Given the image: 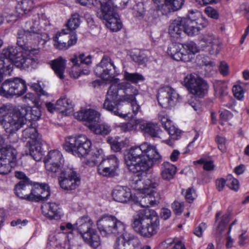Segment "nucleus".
I'll return each mask as SVG.
<instances>
[{
	"mask_svg": "<svg viewBox=\"0 0 249 249\" xmlns=\"http://www.w3.org/2000/svg\"><path fill=\"white\" fill-rule=\"evenodd\" d=\"M82 237L84 241L93 249H96L101 244L100 236L94 229L84 233Z\"/></svg>",
	"mask_w": 249,
	"mask_h": 249,
	"instance_id": "nucleus-32",
	"label": "nucleus"
},
{
	"mask_svg": "<svg viewBox=\"0 0 249 249\" xmlns=\"http://www.w3.org/2000/svg\"><path fill=\"white\" fill-rule=\"evenodd\" d=\"M158 120L161 124H170L171 123V120L169 116L164 112H160L158 115Z\"/></svg>",
	"mask_w": 249,
	"mask_h": 249,
	"instance_id": "nucleus-59",
	"label": "nucleus"
},
{
	"mask_svg": "<svg viewBox=\"0 0 249 249\" xmlns=\"http://www.w3.org/2000/svg\"><path fill=\"white\" fill-rule=\"evenodd\" d=\"M82 237L84 241L93 249H96L101 244L100 236L94 229L84 233Z\"/></svg>",
	"mask_w": 249,
	"mask_h": 249,
	"instance_id": "nucleus-33",
	"label": "nucleus"
},
{
	"mask_svg": "<svg viewBox=\"0 0 249 249\" xmlns=\"http://www.w3.org/2000/svg\"><path fill=\"white\" fill-rule=\"evenodd\" d=\"M91 145V141L85 135H80L69 137L64 144V148L75 156L84 157L89 153Z\"/></svg>",
	"mask_w": 249,
	"mask_h": 249,
	"instance_id": "nucleus-8",
	"label": "nucleus"
},
{
	"mask_svg": "<svg viewBox=\"0 0 249 249\" xmlns=\"http://www.w3.org/2000/svg\"><path fill=\"white\" fill-rule=\"evenodd\" d=\"M81 22L80 16L79 14L75 13L72 14L70 18L68 20L67 23V31H73L78 28Z\"/></svg>",
	"mask_w": 249,
	"mask_h": 249,
	"instance_id": "nucleus-42",
	"label": "nucleus"
},
{
	"mask_svg": "<svg viewBox=\"0 0 249 249\" xmlns=\"http://www.w3.org/2000/svg\"><path fill=\"white\" fill-rule=\"evenodd\" d=\"M23 136L27 140L26 146L29 149V154L36 161H39L42 157L41 136L37 128L30 125L22 132Z\"/></svg>",
	"mask_w": 249,
	"mask_h": 249,
	"instance_id": "nucleus-6",
	"label": "nucleus"
},
{
	"mask_svg": "<svg viewBox=\"0 0 249 249\" xmlns=\"http://www.w3.org/2000/svg\"><path fill=\"white\" fill-rule=\"evenodd\" d=\"M70 61L73 63L72 69L70 72L71 76L74 78H77L80 75V72L78 71H74L80 65L85 64L89 65L91 63V57L90 55L85 56L84 53H81L79 55L74 54L73 57L70 59Z\"/></svg>",
	"mask_w": 249,
	"mask_h": 249,
	"instance_id": "nucleus-24",
	"label": "nucleus"
},
{
	"mask_svg": "<svg viewBox=\"0 0 249 249\" xmlns=\"http://www.w3.org/2000/svg\"><path fill=\"white\" fill-rule=\"evenodd\" d=\"M97 226L101 234L104 236L121 234L124 231L125 226L115 216L104 214L97 221Z\"/></svg>",
	"mask_w": 249,
	"mask_h": 249,
	"instance_id": "nucleus-7",
	"label": "nucleus"
},
{
	"mask_svg": "<svg viewBox=\"0 0 249 249\" xmlns=\"http://www.w3.org/2000/svg\"><path fill=\"white\" fill-rule=\"evenodd\" d=\"M129 0H100L101 6L112 7L113 10L116 11V7L124 8L128 2Z\"/></svg>",
	"mask_w": 249,
	"mask_h": 249,
	"instance_id": "nucleus-38",
	"label": "nucleus"
},
{
	"mask_svg": "<svg viewBox=\"0 0 249 249\" xmlns=\"http://www.w3.org/2000/svg\"><path fill=\"white\" fill-rule=\"evenodd\" d=\"M14 107L12 104L3 105L0 107V123L1 124H25L26 119L19 111L13 113Z\"/></svg>",
	"mask_w": 249,
	"mask_h": 249,
	"instance_id": "nucleus-13",
	"label": "nucleus"
},
{
	"mask_svg": "<svg viewBox=\"0 0 249 249\" xmlns=\"http://www.w3.org/2000/svg\"><path fill=\"white\" fill-rule=\"evenodd\" d=\"M133 14L136 17H141L144 15L145 10L143 3L139 2L136 4L133 8Z\"/></svg>",
	"mask_w": 249,
	"mask_h": 249,
	"instance_id": "nucleus-52",
	"label": "nucleus"
},
{
	"mask_svg": "<svg viewBox=\"0 0 249 249\" xmlns=\"http://www.w3.org/2000/svg\"><path fill=\"white\" fill-rule=\"evenodd\" d=\"M107 142L110 144L111 149L116 152L120 151L125 146V142L123 141L118 142L116 139L110 138Z\"/></svg>",
	"mask_w": 249,
	"mask_h": 249,
	"instance_id": "nucleus-49",
	"label": "nucleus"
},
{
	"mask_svg": "<svg viewBox=\"0 0 249 249\" xmlns=\"http://www.w3.org/2000/svg\"><path fill=\"white\" fill-rule=\"evenodd\" d=\"M27 89L25 82L16 78L6 80L0 88V95L8 98L14 95L21 96Z\"/></svg>",
	"mask_w": 249,
	"mask_h": 249,
	"instance_id": "nucleus-11",
	"label": "nucleus"
},
{
	"mask_svg": "<svg viewBox=\"0 0 249 249\" xmlns=\"http://www.w3.org/2000/svg\"><path fill=\"white\" fill-rule=\"evenodd\" d=\"M196 197L195 190L193 188H189L186 192L185 198L189 203H191Z\"/></svg>",
	"mask_w": 249,
	"mask_h": 249,
	"instance_id": "nucleus-55",
	"label": "nucleus"
},
{
	"mask_svg": "<svg viewBox=\"0 0 249 249\" xmlns=\"http://www.w3.org/2000/svg\"><path fill=\"white\" fill-rule=\"evenodd\" d=\"M194 13L191 12L188 18H183V32L189 36H193L199 33L200 28L197 27L196 18L194 16Z\"/></svg>",
	"mask_w": 249,
	"mask_h": 249,
	"instance_id": "nucleus-25",
	"label": "nucleus"
},
{
	"mask_svg": "<svg viewBox=\"0 0 249 249\" xmlns=\"http://www.w3.org/2000/svg\"><path fill=\"white\" fill-rule=\"evenodd\" d=\"M93 222L88 215H84L80 217L75 223L77 231L83 237L84 233L89 232L92 228Z\"/></svg>",
	"mask_w": 249,
	"mask_h": 249,
	"instance_id": "nucleus-28",
	"label": "nucleus"
},
{
	"mask_svg": "<svg viewBox=\"0 0 249 249\" xmlns=\"http://www.w3.org/2000/svg\"><path fill=\"white\" fill-rule=\"evenodd\" d=\"M17 151L10 146L3 147L0 153V174L9 173L16 164Z\"/></svg>",
	"mask_w": 249,
	"mask_h": 249,
	"instance_id": "nucleus-15",
	"label": "nucleus"
},
{
	"mask_svg": "<svg viewBox=\"0 0 249 249\" xmlns=\"http://www.w3.org/2000/svg\"><path fill=\"white\" fill-rule=\"evenodd\" d=\"M199 52L196 44L190 42L184 44L173 43L168 47L167 53L176 61H190L192 56Z\"/></svg>",
	"mask_w": 249,
	"mask_h": 249,
	"instance_id": "nucleus-5",
	"label": "nucleus"
},
{
	"mask_svg": "<svg viewBox=\"0 0 249 249\" xmlns=\"http://www.w3.org/2000/svg\"><path fill=\"white\" fill-rule=\"evenodd\" d=\"M22 125H4L3 128L6 133L13 134L21 127Z\"/></svg>",
	"mask_w": 249,
	"mask_h": 249,
	"instance_id": "nucleus-61",
	"label": "nucleus"
},
{
	"mask_svg": "<svg viewBox=\"0 0 249 249\" xmlns=\"http://www.w3.org/2000/svg\"><path fill=\"white\" fill-rule=\"evenodd\" d=\"M44 186L45 187L44 189H43L42 193L40 196H39V201L46 199L50 195V192L48 185L46 184H44Z\"/></svg>",
	"mask_w": 249,
	"mask_h": 249,
	"instance_id": "nucleus-64",
	"label": "nucleus"
},
{
	"mask_svg": "<svg viewBox=\"0 0 249 249\" xmlns=\"http://www.w3.org/2000/svg\"><path fill=\"white\" fill-rule=\"evenodd\" d=\"M161 156L154 145L144 142L138 146H132L125 159L128 170L134 173L146 172L151 168L154 161Z\"/></svg>",
	"mask_w": 249,
	"mask_h": 249,
	"instance_id": "nucleus-2",
	"label": "nucleus"
},
{
	"mask_svg": "<svg viewBox=\"0 0 249 249\" xmlns=\"http://www.w3.org/2000/svg\"><path fill=\"white\" fill-rule=\"evenodd\" d=\"M176 172V166L169 162H163L161 164L160 175L163 180L169 181L173 179Z\"/></svg>",
	"mask_w": 249,
	"mask_h": 249,
	"instance_id": "nucleus-29",
	"label": "nucleus"
},
{
	"mask_svg": "<svg viewBox=\"0 0 249 249\" xmlns=\"http://www.w3.org/2000/svg\"><path fill=\"white\" fill-rule=\"evenodd\" d=\"M120 89L119 84H112L110 85L104 104V108L107 110L113 112L115 115H119L121 117L125 118L128 116L129 113L125 111L124 113H120L118 111L119 106L121 98L119 95L118 92Z\"/></svg>",
	"mask_w": 249,
	"mask_h": 249,
	"instance_id": "nucleus-10",
	"label": "nucleus"
},
{
	"mask_svg": "<svg viewBox=\"0 0 249 249\" xmlns=\"http://www.w3.org/2000/svg\"><path fill=\"white\" fill-rule=\"evenodd\" d=\"M30 183V182H18L14 188L15 193L17 196L21 199L30 201L31 191Z\"/></svg>",
	"mask_w": 249,
	"mask_h": 249,
	"instance_id": "nucleus-30",
	"label": "nucleus"
},
{
	"mask_svg": "<svg viewBox=\"0 0 249 249\" xmlns=\"http://www.w3.org/2000/svg\"><path fill=\"white\" fill-rule=\"evenodd\" d=\"M90 131L96 135H106L111 131L109 125H88Z\"/></svg>",
	"mask_w": 249,
	"mask_h": 249,
	"instance_id": "nucleus-47",
	"label": "nucleus"
},
{
	"mask_svg": "<svg viewBox=\"0 0 249 249\" xmlns=\"http://www.w3.org/2000/svg\"><path fill=\"white\" fill-rule=\"evenodd\" d=\"M12 71V64L8 61L5 63L0 59V83L3 79V75H10Z\"/></svg>",
	"mask_w": 249,
	"mask_h": 249,
	"instance_id": "nucleus-48",
	"label": "nucleus"
},
{
	"mask_svg": "<svg viewBox=\"0 0 249 249\" xmlns=\"http://www.w3.org/2000/svg\"><path fill=\"white\" fill-rule=\"evenodd\" d=\"M183 32V18L178 17L174 20L169 26L168 32L173 38H178Z\"/></svg>",
	"mask_w": 249,
	"mask_h": 249,
	"instance_id": "nucleus-31",
	"label": "nucleus"
},
{
	"mask_svg": "<svg viewBox=\"0 0 249 249\" xmlns=\"http://www.w3.org/2000/svg\"><path fill=\"white\" fill-rule=\"evenodd\" d=\"M15 176L16 178L20 180L19 182H22L24 183L30 182L29 178L23 172L16 171L15 172Z\"/></svg>",
	"mask_w": 249,
	"mask_h": 249,
	"instance_id": "nucleus-60",
	"label": "nucleus"
},
{
	"mask_svg": "<svg viewBox=\"0 0 249 249\" xmlns=\"http://www.w3.org/2000/svg\"><path fill=\"white\" fill-rule=\"evenodd\" d=\"M138 125H118L121 131L124 132H135Z\"/></svg>",
	"mask_w": 249,
	"mask_h": 249,
	"instance_id": "nucleus-63",
	"label": "nucleus"
},
{
	"mask_svg": "<svg viewBox=\"0 0 249 249\" xmlns=\"http://www.w3.org/2000/svg\"><path fill=\"white\" fill-rule=\"evenodd\" d=\"M69 32L67 29H63L60 33H57L55 37L56 39H59V41H66L67 42H70V39H71V35H69Z\"/></svg>",
	"mask_w": 249,
	"mask_h": 249,
	"instance_id": "nucleus-51",
	"label": "nucleus"
},
{
	"mask_svg": "<svg viewBox=\"0 0 249 249\" xmlns=\"http://www.w3.org/2000/svg\"><path fill=\"white\" fill-rule=\"evenodd\" d=\"M94 72L98 77L106 81H111L119 74V71L110 57L104 55L100 63L94 69Z\"/></svg>",
	"mask_w": 249,
	"mask_h": 249,
	"instance_id": "nucleus-12",
	"label": "nucleus"
},
{
	"mask_svg": "<svg viewBox=\"0 0 249 249\" xmlns=\"http://www.w3.org/2000/svg\"><path fill=\"white\" fill-rule=\"evenodd\" d=\"M24 27L25 29H20L18 32L17 44L24 51L25 54L27 55L37 56L39 53V50L33 49L30 45V40L32 39V37L40 33L38 18L36 17L31 20L26 21Z\"/></svg>",
	"mask_w": 249,
	"mask_h": 249,
	"instance_id": "nucleus-3",
	"label": "nucleus"
},
{
	"mask_svg": "<svg viewBox=\"0 0 249 249\" xmlns=\"http://www.w3.org/2000/svg\"><path fill=\"white\" fill-rule=\"evenodd\" d=\"M172 208L175 214L179 215L182 212L184 208V204L183 203L175 201L172 204Z\"/></svg>",
	"mask_w": 249,
	"mask_h": 249,
	"instance_id": "nucleus-56",
	"label": "nucleus"
},
{
	"mask_svg": "<svg viewBox=\"0 0 249 249\" xmlns=\"http://www.w3.org/2000/svg\"><path fill=\"white\" fill-rule=\"evenodd\" d=\"M199 46L203 50L208 51L211 54H217L219 51V42L213 35H204L199 41Z\"/></svg>",
	"mask_w": 249,
	"mask_h": 249,
	"instance_id": "nucleus-21",
	"label": "nucleus"
},
{
	"mask_svg": "<svg viewBox=\"0 0 249 249\" xmlns=\"http://www.w3.org/2000/svg\"><path fill=\"white\" fill-rule=\"evenodd\" d=\"M70 42H67L66 41H59V39H56V37L53 38L54 46L57 49L59 50L67 49L69 47L74 45L77 42L76 35L73 33L71 35V39H70Z\"/></svg>",
	"mask_w": 249,
	"mask_h": 249,
	"instance_id": "nucleus-41",
	"label": "nucleus"
},
{
	"mask_svg": "<svg viewBox=\"0 0 249 249\" xmlns=\"http://www.w3.org/2000/svg\"><path fill=\"white\" fill-rule=\"evenodd\" d=\"M205 13L209 17L217 19L218 18V14L216 10L212 7H207L204 10Z\"/></svg>",
	"mask_w": 249,
	"mask_h": 249,
	"instance_id": "nucleus-58",
	"label": "nucleus"
},
{
	"mask_svg": "<svg viewBox=\"0 0 249 249\" xmlns=\"http://www.w3.org/2000/svg\"><path fill=\"white\" fill-rule=\"evenodd\" d=\"M139 128L144 134L152 137H159L162 132L159 125H140Z\"/></svg>",
	"mask_w": 249,
	"mask_h": 249,
	"instance_id": "nucleus-39",
	"label": "nucleus"
},
{
	"mask_svg": "<svg viewBox=\"0 0 249 249\" xmlns=\"http://www.w3.org/2000/svg\"><path fill=\"white\" fill-rule=\"evenodd\" d=\"M119 85L120 89L124 90V101L131 102L135 99V96L138 93V91L135 87L126 83H121Z\"/></svg>",
	"mask_w": 249,
	"mask_h": 249,
	"instance_id": "nucleus-34",
	"label": "nucleus"
},
{
	"mask_svg": "<svg viewBox=\"0 0 249 249\" xmlns=\"http://www.w3.org/2000/svg\"><path fill=\"white\" fill-rule=\"evenodd\" d=\"M168 133L170 138L173 140H177L181 138L183 131L175 125H162Z\"/></svg>",
	"mask_w": 249,
	"mask_h": 249,
	"instance_id": "nucleus-44",
	"label": "nucleus"
},
{
	"mask_svg": "<svg viewBox=\"0 0 249 249\" xmlns=\"http://www.w3.org/2000/svg\"><path fill=\"white\" fill-rule=\"evenodd\" d=\"M215 94L221 98L228 95V87L225 82L216 81L214 83Z\"/></svg>",
	"mask_w": 249,
	"mask_h": 249,
	"instance_id": "nucleus-43",
	"label": "nucleus"
},
{
	"mask_svg": "<svg viewBox=\"0 0 249 249\" xmlns=\"http://www.w3.org/2000/svg\"><path fill=\"white\" fill-rule=\"evenodd\" d=\"M219 70L220 73L223 76H227L228 75L229 71L228 64L225 61H222L220 63Z\"/></svg>",
	"mask_w": 249,
	"mask_h": 249,
	"instance_id": "nucleus-62",
	"label": "nucleus"
},
{
	"mask_svg": "<svg viewBox=\"0 0 249 249\" xmlns=\"http://www.w3.org/2000/svg\"><path fill=\"white\" fill-rule=\"evenodd\" d=\"M58 175L59 185L64 190H74L80 183V179L73 169H64Z\"/></svg>",
	"mask_w": 249,
	"mask_h": 249,
	"instance_id": "nucleus-18",
	"label": "nucleus"
},
{
	"mask_svg": "<svg viewBox=\"0 0 249 249\" xmlns=\"http://www.w3.org/2000/svg\"><path fill=\"white\" fill-rule=\"evenodd\" d=\"M132 57L133 60L139 65L143 64L148 60L147 56L143 53H139L138 54H134Z\"/></svg>",
	"mask_w": 249,
	"mask_h": 249,
	"instance_id": "nucleus-53",
	"label": "nucleus"
},
{
	"mask_svg": "<svg viewBox=\"0 0 249 249\" xmlns=\"http://www.w3.org/2000/svg\"><path fill=\"white\" fill-rule=\"evenodd\" d=\"M185 87L193 95L203 98L208 92L209 86L203 79L192 75H187L184 80Z\"/></svg>",
	"mask_w": 249,
	"mask_h": 249,
	"instance_id": "nucleus-14",
	"label": "nucleus"
},
{
	"mask_svg": "<svg viewBox=\"0 0 249 249\" xmlns=\"http://www.w3.org/2000/svg\"><path fill=\"white\" fill-rule=\"evenodd\" d=\"M232 92L234 96L238 99H241L244 97V91L239 85H234L232 88Z\"/></svg>",
	"mask_w": 249,
	"mask_h": 249,
	"instance_id": "nucleus-57",
	"label": "nucleus"
},
{
	"mask_svg": "<svg viewBox=\"0 0 249 249\" xmlns=\"http://www.w3.org/2000/svg\"><path fill=\"white\" fill-rule=\"evenodd\" d=\"M141 174L134 175L130 180V185L132 189L138 190L140 193L148 192L149 189H156L160 183V178L156 176L149 178H143Z\"/></svg>",
	"mask_w": 249,
	"mask_h": 249,
	"instance_id": "nucleus-16",
	"label": "nucleus"
},
{
	"mask_svg": "<svg viewBox=\"0 0 249 249\" xmlns=\"http://www.w3.org/2000/svg\"><path fill=\"white\" fill-rule=\"evenodd\" d=\"M227 181V185L230 189L234 191L238 190L239 189V182L237 179L232 178L231 176H229Z\"/></svg>",
	"mask_w": 249,
	"mask_h": 249,
	"instance_id": "nucleus-54",
	"label": "nucleus"
},
{
	"mask_svg": "<svg viewBox=\"0 0 249 249\" xmlns=\"http://www.w3.org/2000/svg\"><path fill=\"white\" fill-rule=\"evenodd\" d=\"M52 68L55 73L60 79L64 78V72L66 67L65 60L59 57L52 62Z\"/></svg>",
	"mask_w": 249,
	"mask_h": 249,
	"instance_id": "nucleus-37",
	"label": "nucleus"
},
{
	"mask_svg": "<svg viewBox=\"0 0 249 249\" xmlns=\"http://www.w3.org/2000/svg\"><path fill=\"white\" fill-rule=\"evenodd\" d=\"M54 109L68 115L72 112L73 105L69 99L66 97L60 98L57 101Z\"/></svg>",
	"mask_w": 249,
	"mask_h": 249,
	"instance_id": "nucleus-35",
	"label": "nucleus"
},
{
	"mask_svg": "<svg viewBox=\"0 0 249 249\" xmlns=\"http://www.w3.org/2000/svg\"><path fill=\"white\" fill-rule=\"evenodd\" d=\"M76 119L89 123H100L101 114L92 109H81L74 114Z\"/></svg>",
	"mask_w": 249,
	"mask_h": 249,
	"instance_id": "nucleus-22",
	"label": "nucleus"
},
{
	"mask_svg": "<svg viewBox=\"0 0 249 249\" xmlns=\"http://www.w3.org/2000/svg\"><path fill=\"white\" fill-rule=\"evenodd\" d=\"M119 161L115 155H110L103 160L98 165V173L105 177H113L116 175V171L118 167Z\"/></svg>",
	"mask_w": 249,
	"mask_h": 249,
	"instance_id": "nucleus-20",
	"label": "nucleus"
},
{
	"mask_svg": "<svg viewBox=\"0 0 249 249\" xmlns=\"http://www.w3.org/2000/svg\"><path fill=\"white\" fill-rule=\"evenodd\" d=\"M155 3L161 4L163 14L179 9L183 4V0H153Z\"/></svg>",
	"mask_w": 249,
	"mask_h": 249,
	"instance_id": "nucleus-26",
	"label": "nucleus"
},
{
	"mask_svg": "<svg viewBox=\"0 0 249 249\" xmlns=\"http://www.w3.org/2000/svg\"><path fill=\"white\" fill-rule=\"evenodd\" d=\"M34 7L33 0H22L19 4V8L25 13L31 11Z\"/></svg>",
	"mask_w": 249,
	"mask_h": 249,
	"instance_id": "nucleus-50",
	"label": "nucleus"
},
{
	"mask_svg": "<svg viewBox=\"0 0 249 249\" xmlns=\"http://www.w3.org/2000/svg\"><path fill=\"white\" fill-rule=\"evenodd\" d=\"M159 104L163 108H167L175 104V100L178 101L179 95L170 87L160 88L158 93Z\"/></svg>",
	"mask_w": 249,
	"mask_h": 249,
	"instance_id": "nucleus-19",
	"label": "nucleus"
},
{
	"mask_svg": "<svg viewBox=\"0 0 249 249\" xmlns=\"http://www.w3.org/2000/svg\"><path fill=\"white\" fill-rule=\"evenodd\" d=\"M0 59L5 63L8 61L12 64V68L14 64L19 68H35L38 63L37 56L27 55L20 47H11L3 49L0 53Z\"/></svg>",
	"mask_w": 249,
	"mask_h": 249,
	"instance_id": "nucleus-4",
	"label": "nucleus"
},
{
	"mask_svg": "<svg viewBox=\"0 0 249 249\" xmlns=\"http://www.w3.org/2000/svg\"><path fill=\"white\" fill-rule=\"evenodd\" d=\"M123 75L125 80L133 84H136L144 80V77L141 74L137 72L129 73L124 71Z\"/></svg>",
	"mask_w": 249,
	"mask_h": 249,
	"instance_id": "nucleus-46",
	"label": "nucleus"
},
{
	"mask_svg": "<svg viewBox=\"0 0 249 249\" xmlns=\"http://www.w3.org/2000/svg\"><path fill=\"white\" fill-rule=\"evenodd\" d=\"M44 161L46 171L53 177H56L64 169L63 156L57 150L49 151L45 157Z\"/></svg>",
	"mask_w": 249,
	"mask_h": 249,
	"instance_id": "nucleus-9",
	"label": "nucleus"
},
{
	"mask_svg": "<svg viewBox=\"0 0 249 249\" xmlns=\"http://www.w3.org/2000/svg\"><path fill=\"white\" fill-rule=\"evenodd\" d=\"M42 213L50 219L59 220L63 214L58 204L55 203H48L41 206Z\"/></svg>",
	"mask_w": 249,
	"mask_h": 249,
	"instance_id": "nucleus-23",
	"label": "nucleus"
},
{
	"mask_svg": "<svg viewBox=\"0 0 249 249\" xmlns=\"http://www.w3.org/2000/svg\"><path fill=\"white\" fill-rule=\"evenodd\" d=\"M221 213L220 212H218L216 213L215 219L216 221H218V225L217 226L216 234L218 236H220L222 232L226 229L229 221H230V214L229 213H226L223 214L219 219H218V217L220 215H221Z\"/></svg>",
	"mask_w": 249,
	"mask_h": 249,
	"instance_id": "nucleus-36",
	"label": "nucleus"
},
{
	"mask_svg": "<svg viewBox=\"0 0 249 249\" xmlns=\"http://www.w3.org/2000/svg\"><path fill=\"white\" fill-rule=\"evenodd\" d=\"M97 16L106 21V26L112 31H117L121 29L122 23L119 18V15L112 7H100L97 12Z\"/></svg>",
	"mask_w": 249,
	"mask_h": 249,
	"instance_id": "nucleus-17",
	"label": "nucleus"
},
{
	"mask_svg": "<svg viewBox=\"0 0 249 249\" xmlns=\"http://www.w3.org/2000/svg\"><path fill=\"white\" fill-rule=\"evenodd\" d=\"M138 203L146 209L137 211L132 216L131 227L141 236L151 238L158 232L159 220L156 212L148 207L158 205L160 195L156 189L151 188L148 192L140 193Z\"/></svg>",
	"mask_w": 249,
	"mask_h": 249,
	"instance_id": "nucleus-1",
	"label": "nucleus"
},
{
	"mask_svg": "<svg viewBox=\"0 0 249 249\" xmlns=\"http://www.w3.org/2000/svg\"><path fill=\"white\" fill-rule=\"evenodd\" d=\"M112 196L114 200L121 202L126 203L131 197L130 189L126 187L118 186L113 191Z\"/></svg>",
	"mask_w": 249,
	"mask_h": 249,
	"instance_id": "nucleus-27",
	"label": "nucleus"
},
{
	"mask_svg": "<svg viewBox=\"0 0 249 249\" xmlns=\"http://www.w3.org/2000/svg\"><path fill=\"white\" fill-rule=\"evenodd\" d=\"M121 234L123 237V239L126 242L128 248L136 249L140 246V241L137 236L132 235L129 233L124 232H123Z\"/></svg>",
	"mask_w": 249,
	"mask_h": 249,
	"instance_id": "nucleus-40",
	"label": "nucleus"
},
{
	"mask_svg": "<svg viewBox=\"0 0 249 249\" xmlns=\"http://www.w3.org/2000/svg\"><path fill=\"white\" fill-rule=\"evenodd\" d=\"M44 187V184L35 185L30 192V201H39V196L42 193Z\"/></svg>",
	"mask_w": 249,
	"mask_h": 249,
	"instance_id": "nucleus-45",
	"label": "nucleus"
}]
</instances>
